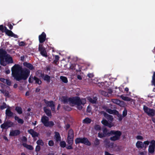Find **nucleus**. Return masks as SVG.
Masks as SVG:
<instances>
[{
  "label": "nucleus",
  "instance_id": "1",
  "mask_svg": "<svg viewBox=\"0 0 155 155\" xmlns=\"http://www.w3.org/2000/svg\"><path fill=\"white\" fill-rule=\"evenodd\" d=\"M12 74L17 81L26 80L30 74V71L26 68L23 69L19 64H15L11 69Z\"/></svg>",
  "mask_w": 155,
  "mask_h": 155
},
{
  "label": "nucleus",
  "instance_id": "2",
  "mask_svg": "<svg viewBox=\"0 0 155 155\" xmlns=\"http://www.w3.org/2000/svg\"><path fill=\"white\" fill-rule=\"evenodd\" d=\"M60 99L64 104L69 103L70 104L77 105V108L80 110H81L83 108V107L81 105H84L86 104V102L85 99H80V97H78L68 98L67 97L63 96Z\"/></svg>",
  "mask_w": 155,
  "mask_h": 155
},
{
  "label": "nucleus",
  "instance_id": "3",
  "mask_svg": "<svg viewBox=\"0 0 155 155\" xmlns=\"http://www.w3.org/2000/svg\"><path fill=\"white\" fill-rule=\"evenodd\" d=\"M13 63V61L12 58L10 55L8 54L0 60V64L4 66H6L8 64Z\"/></svg>",
  "mask_w": 155,
  "mask_h": 155
},
{
  "label": "nucleus",
  "instance_id": "4",
  "mask_svg": "<svg viewBox=\"0 0 155 155\" xmlns=\"http://www.w3.org/2000/svg\"><path fill=\"white\" fill-rule=\"evenodd\" d=\"M0 30L2 32H5L8 35L13 37L15 38H17L18 36L17 35L13 33L12 32L7 29L5 27H4L2 25H0Z\"/></svg>",
  "mask_w": 155,
  "mask_h": 155
},
{
  "label": "nucleus",
  "instance_id": "5",
  "mask_svg": "<svg viewBox=\"0 0 155 155\" xmlns=\"http://www.w3.org/2000/svg\"><path fill=\"white\" fill-rule=\"evenodd\" d=\"M109 134L110 135H114L110 138L111 140L114 141L119 139L121 133L120 131L111 130L109 133Z\"/></svg>",
  "mask_w": 155,
  "mask_h": 155
},
{
  "label": "nucleus",
  "instance_id": "6",
  "mask_svg": "<svg viewBox=\"0 0 155 155\" xmlns=\"http://www.w3.org/2000/svg\"><path fill=\"white\" fill-rule=\"evenodd\" d=\"M41 121L46 127H52L54 126V124L52 121H49L48 118L46 116H43L42 117Z\"/></svg>",
  "mask_w": 155,
  "mask_h": 155
},
{
  "label": "nucleus",
  "instance_id": "7",
  "mask_svg": "<svg viewBox=\"0 0 155 155\" xmlns=\"http://www.w3.org/2000/svg\"><path fill=\"white\" fill-rule=\"evenodd\" d=\"M143 110L145 113L150 116H153L155 115V110L152 109H150L145 105L143 106Z\"/></svg>",
  "mask_w": 155,
  "mask_h": 155
},
{
  "label": "nucleus",
  "instance_id": "8",
  "mask_svg": "<svg viewBox=\"0 0 155 155\" xmlns=\"http://www.w3.org/2000/svg\"><path fill=\"white\" fill-rule=\"evenodd\" d=\"M13 125L14 124L10 120H7L1 124L0 127L1 128L3 129H7L9 127L13 126Z\"/></svg>",
  "mask_w": 155,
  "mask_h": 155
},
{
  "label": "nucleus",
  "instance_id": "9",
  "mask_svg": "<svg viewBox=\"0 0 155 155\" xmlns=\"http://www.w3.org/2000/svg\"><path fill=\"white\" fill-rule=\"evenodd\" d=\"M38 50L40 52L41 55L45 57L48 56L47 54L45 48L43 47L41 44H39V45Z\"/></svg>",
  "mask_w": 155,
  "mask_h": 155
},
{
  "label": "nucleus",
  "instance_id": "10",
  "mask_svg": "<svg viewBox=\"0 0 155 155\" xmlns=\"http://www.w3.org/2000/svg\"><path fill=\"white\" fill-rule=\"evenodd\" d=\"M109 133L107 132V130L106 128L103 129L102 132H100L98 134V136L100 138L106 137Z\"/></svg>",
  "mask_w": 155,
  "mask_h": 155
},
{
  "label": "nucleus",
  "instance_id": "11",
  "mask_svg": "<svg viewBox=\"0 0 155 155\" xmlns=\"http://www.w3.org/2000/svg\"><path fill=\"white\" fill-rule=\"evenodd\" d=\"M155 147V141L152 140L150 142V144L149 146L148 151L149 153H153L154 151Z\"/></svg>",
  "mask_w": 155,
  "mask_h": 155
},
{
  "label": "nucleus",
  "instance_id": "12",
  "mask_svg": "<svg viewBox=\"0 0 155 155\" xmlns=\"http://www.w3.org/2000/svg\"><path fill=\"white\" fill-rule=\"evenodd\" d=\"M45 103L47 105V106L51 107L52 110L54 111L55 109V107L53 101H48L45 99L44 100Z\"/></svg>",
  "mask_w": 155,
  "mask_h": 155
},
{
  "label": "nucleus",
  "instance_id": "13",
  "mask_svg": "<svg viewBox=\"0 0 155 155\" xmlns=\"http://www.w3.org/2000/svg\"><path fill=\"white\" fill-rule=\"evenodd\" d=\"M40 77H42L44 81H46L47 83H49L50 82L51 77L48 75L47 74L45 75L44 74H41Z\"/></svg>",
  "mask_w": 155,
  "mask_h": 155
},
{
  "label": "nucleus",
  "instance_id": "14",
  "mask_svg": "<svg viewBox=\"0 0 155 155\" xmlns=\"http://www.w3.org/2000/svg\"><path fill=\"white\" fill-rule=\"evenodd\" d=\"M38 38L39 42L41 43H42L45 40L46 35L44 32H43L40 35H39Z\"/></svg>",
  "mask_w": 155,
  "mask_h": 155
},
{
  "label": "nucleus",
  "instance_id": "15",
  "mask_svg": "<svg viewBox=\"0 0 155 155\" xmlns=\"http://www.w3.org/2000/svg\"><path fill=\"white\" fill-rule=\"evenodd\" d=\"M20 134V132L19 130H12L10 131L9 135L12 136H15L19 135Z\"/></svg>",
  "mask_w": 155,
  "mask_h": 155
},
{
  "label": "nucleus",
  "instance_id": "16",
  "mask_svg": "<svg viewBox=\"0 0 155 155\" xmlns=\"http://www.w3.org/2000/svg\"><path fill=\"white\" fill-rule=\"evenodd\" d=\"M101 114H103L104 116L107 118L109 120L112 121L113 119L112 116L108 114L104 111H101Z\"/></svg>",
  "mask_w": 155,
  "mask_h": 155
},
{
  "label": "nucleus",
  "instance_id": "17",
  "mask_svg": "<svg viewBox=\"0 0 155 155\" xmlns=\"http://www.w3.org/2000/svg\"><path fill=\"white\" fill-rule=\"evenodd\" d=\"M104 142L106 146L107 147L111 148H113V147L114 143H110L108 139H105L104 141Z\"/></svg>",
  "mask_w": 155,
  "mask_h": 155
},
{
  "label": "nucleus",
  "instance_id": "18",
  "mask_svg": "<svg viewBox=\"0 0 155 155\" xmlns=\"http://www.w3.org/2000/svg\"><path fill=\"white\" fill-rule=\"evenodd\" d=\"M28 132L32 135L33 137H34L38 136V134L32 129H31L28 130Z\"/></svg>",
  "mask_w": 155,
  "mask_h": 155
},
{
  "label": "nucleus",
  "instance_id": "19",
  "mask_svg": "<svg viewBox=\"0 0 155 155\" xmlns=\"http://www.w3.org/2000/svg\"><path fill=\"white\" fill-rule=\"evenodd\" d=\"M87 100L93 104H95L97 100V97H93L91 98L90 97H87Z\"/></svg>",
  "mask_w": 155,
  "mask_h": 155
},
{
  "label": "nucleus",
  "instance_id": "20",
  "mask_svg": "<svg viewBox=\"0 0 155 155\" xmlns=\"http://www.w3.org/2000/svg\"><path fill=\"white\" fill-rule=\"evenodd\" d=\"M23 65L28 68L30 70H33L34 69V68L33 65L30 63H28L26 62H25L23 63Z\"/></svg>",
  "mask_w": 155,
  "mask_h": 155
},
{
  "label": "nucleus",
  "instance_id": "21",
  "mask_svg": "<svg viewBox=\"0 0 155 155\" xmlns=\"http://www.w3.org/2000/svg\"><path fill=\"white\" fill-rule=\"evenodd\" d=\"M136 146L138 148L142 149L144 147V144L142 142L138 141L136 143Z\"/></svg>",
  "mask_w": 155,
  "mask_h": 155
},
{
  "label": "nucleus",
  "instance_id": "22",
  "mask_svg": "<svg viewBox=\"0 0 155 155\" xmlns=\"http://www.w3.org/2000/svg\"><path fill=\"white\" fill-rule=\"evenodd\" d=\"M82 143L88 146H90L91 145L90 142L88 140V139L86 137L82 138Z\"/></svg>",
  "mask_w": 155,
  "mask_h": 155
},
{
  "label": "nucleus",
  "instance_id": "23",
  "mask_svg": "<svg viewBox=\"0 0 155 155\" xmlns=\"http://www.w3.org/2000/svg\"><path fill=\"white\" fill-rule=\"evenodd\" d=\"M106 111L107 112L111 114H117L118 113V112L115 110H112L111 109H107L106 110Z\"/></svg>",
  "mask_w": 155,
  "mask_h": 155
},
{
  "label": "nucleus",
  "instance_id": "24",
  "mask_svg": "<svg viewBox=\"0 0 155 155\" xmlns=\"http://www.w3.org/2000/svg\"><path fill=\"white\" fill-rule=\"evenodd\" d=\"M101 123L104 125L107 126L110 128L113 126V125L110 123H109L107 121L104 119L101 121Z\"/></svg>",
  "mask_w": 155,
  "mask_h": 155
},
{
  "label": "nucleus",
  "instance_id": "25",
  "mask_svg": "<svg viewBox=\"0 0 155 155\" xmlns=\"http://www.w3.org/2000/svg\"><path fill=\"white\" fill-rule=\"evenodd\" d=\"M120 97L124 101H133V99L127 96H124L123 95H120Z\"/></svg>",
  "mask_w": 155,
  "mask_h": 155
},
{
  "label": "nucleus",
  "instance_id": "26",
  "mask_svg": "<svg viewBox=\"0 0 155 155\" xmlns=\"http://www.w3.org/2000/svg\"><path fill=\"white\" fill-rule=\"evenodd\" d=\"M54 138L57 142L60 141L61 140V137L59 133L55 132Z\"/></svg>",
  "mask_w": 155,
  "mask_h": 155
},
{
  "label": "nucleus",
  "instance_id": "27",
  "mask_svg": "<svg viewBox=\"0 0 155 155\" xmlns=\"http://www.w3.org/2000/svg\"><path fill=\"white\" fill-rule=\"evenodd\" d=\"M34 81H35V83L40 85L42 83L41 81L38 78L35 76H34L33 78Z\"/></svg>",
  "mask_w": 155,
  "mask_h": 155
},
{
  "label": "nucleus",
  "instance_id": "28",
  "mask_svg": "<svg viewBox=\"0 0 155 155\" xmlns=\"http://www.w3.org/2000/svg\"><path fill=\"white\" fill-rule=\"evenodd\" d=\"M5 113L7 116L11 117L13 115V113L8 109H7L5 111Z\"/></svg>",
  "mask_w": 155,
  "mask_h": 155
},
{
  "label": "nucleus",
  "instance_id": "29",
  "mask_svg": "<svg viewBox=\"0 0 155 155\" xmlns=\"http://www.w3.org/2000/svg\"><path fill=\"white\" fill-rule=\"evenodd\" d=\"M15 119L16 120H17L18 122L21 124H23L24 123V120L21 119L19 118L17 116H15Z\"/></svg>",
  "mask_w": 155,
  "mask_h": 155
},
{
  "label": "nucleus",
  "instance_id": "30",
  "mask_svg": "<svg viewBox=\"0 0 155 155\" xmlns=\"http://www.w3.org/2000/svg\"><path fill=\"white\" fill-rule=\"evenodd\" d=\"M44 110L45 112L47 115L48 116H51V113L50 110L47 109L46 107H45L44 108Z\"/></svg>",
  "mask_w": 155,
  "mask_h": 155
},
{
  "label": "nucleus",
  "instance_id": "31",
  "mask_svg": "<svg viewBox=\"0 0 155 155\" xmlns=\"http://www.w3.org/2000/svg\"><path fill=\"white\" fill-rule=\"evenodd\" d=\"M74 132L73 130H70L68 132V137H74Z\"/></svg>",
  "mask_w": 155,
  "mask_h": 155
},
{
  "label": "nucleus",
  "instance_id": "32",
  "mask_svg": "<svg viewBox=\"0 0 155 155\" xmlns=\"http://www.w3.org/2000/svg\"><path fill=\"white\" fill-rule=\"evenodd\" d=\"M0 91L3 93L5 96H8L9 93L8 91L4 90V89H2L0 90Z\"/></svg>",
  "mask_w": 155,
  "mask_h": 155
},
{
  "label": "nucleus",
  "instance_id": "33",
  "mask_svg": "<svg viewBox=\"0 0 155 155\" xmlns=\"http://www.w3.org/2000/svg\"><path fill=\"white\" fill-rule=\"evenodd\" d=\"M74 137H68V143L69 145H72L73 142Z\"/></svg>",
  "mask_w": 155,
  "mask_h": 155
},
{
  "label": "nucleus",
  "instance_id": "34",
  "mask_svg": "<svg viewBox=\"0 0 155 155\" xmlns=\"http://www.w3.org/2000/svg\"><path fill=\"white\" fill-rule=\"evenodd\" d=\"M60 79L64 83H67L68 82V80L66 77L61 76L60 77Z\"/></svg>",
  "mask_w": 155,
  "mask_h": 155
},
{
  "label": "nucleus",
  "instance_id": "35",
  "mask_svg": "<svg viewBox=\"0 0 155 155\" xmlns=\"http://www.w3.org/2000/svg\"><path fill=\"white\" fill-rule=\"evenodd\" d=\"M82 138L78 137L76 138L75 140V142L76 144L79 143H82Z\"/></svg>",
  "mask_w": 155,
  "mask_h": 155
},
{
  "label": "nucleus",
  "instance_id": "36",
  "mask_svg": "<svg viewBox=\"0 0 155 155\" xmlns=\"http://www.w3.org/2000/svg\"><path fill=\"white\" fill-rule=\"evenodd\" d=\"M111 101L113 103L116 104L118 105H120L121 102L119 100L117 99H112Z\"/></svg>",
  "mask_w": 155,
  "mask_h": 155
},
{
  "label": "nucleus",
  "instance_id": "37",
  "mask_svg": "<svg viewBox=\"0 0 155 155\" xmlns=\"http://www.w3.org/2000/svg\"><path fill=\"white\" fill-rule=\"evenodd\" d=\"M15 110L19 114H21L22 113V108L20 107H16Z\"/></svg>",
  "mask_w": 155,
  "mask_h": 155
},
{
  "label": "nucleus",
  "instance_id": "38",
  "mask_svg": "<svg viewBox=\"0 0 155 155\" xmlns=\"http://www.w3.org/2000/svg\"><path fill=\"white\" fill-rule=\"evenodd\" d=\"M91 122V120L89 118H86L83 120V123L85 124H89Z\"/></svg>",
  "mask_w": 155,
  "mask_h": 155
},
{
  "label": "nucleus",
  "instance_id": "39",
  "mask_svg": "<svg viewBox=\"0 0 155 155\" xmlns=\"http://www.w3.org/2000/svg\"><path fill=\"white\" fill-rule=\"evenodd\" d=\"M100 92L102 95L104 96L108 97L109 96V95H108V94L107 92L104 91L100 90Z\"/></svg>",
  "mask_w": 155,
  "mask_h": 155
},
{
  "label": "nucleus",
  "instance_id": "40",
  "mask_svg": "<svg viewBox=\"0 0 155 155\" xmlns=\"http://www.w3.org/2000/svg\"><path fill=\"white\" fill-rule=\"evenodd\" d=\"M152 84L154 85L155 87V72H154L153 73V75L152 77Z\"/></svg>",
  "mask_w": 155,
  "mask_h": 155
},
{
  "label": "nucleus",
  "instance_id": "41",
  "mask_svg": "<svg viewBox=\"0 0 155 155\" xmlns=\"http://www.w3.org/2000/svg\"><path fill=\"white\" fill-rule=\"evenodd\" d=\"M38 145H41L43 146L44 145V143L42 140H38L36 142Z\"/></svg>",
  "mask_w": 155,
  "mask_h": 155
},
{
  "label": "nucleus",
  "instance_id": "42",
  "mask_svg": "<svg viewBox=\"0 0 155 155\" xmlns=\"http://www.w3.org/2000/svg\"><path fill=\"white\" fill-rule=\"evenodd\" d=\"M66 145V143L64 141H62L60 142V146L62 147H64Z\"/></svg>",
  "mask_w": 155,
  "mask_h": 155
},
{
  "label": "nucleus",
  "instance_id": "43",
  "mask_svg": "<svg viewBox=\"0 0 155 155\" xmlns=\"http://www.w3.org/2000/svg\"><path fill=\"white\" fill-rule=\"evenodd\" d=\"M94 128L96 130H99L101 129V127L99 125H96L94 127Z\"/></svg>",
  "mask_w": 155,
  "mask_h": 155
},
{
  "label": "nucleus",
  "instance_id": "44",
  "mask_svg": "<svg viewBox=\"0 0 155 155\" xmlns=\"http://www.w3.org/2000/svg\"><path fill=\"white\" fill-rule=\"evenodd\" d=\"M150 142L148 141H146L144 142L143 143L144 144V147L146 148L147 146L149 144Z\"/></svg>",
  "mask_w": 155,
  "mask_h": 155
},
{
  "label": "nucleus",
  "instance_id": "45",
  "mask_svg": "<svg viewBox=\"0 0 155 155\" xmlns=\"http://www.w3.org/2000/svg\"><path fill=\"white\" fill-rule=\"evenodd\" d=\"M94 144L95 145H98L100 143L99 140L98 139L96 138L94 142Z\"/></svg>",
  "mask_w": 155,
  "mask_h": 155
},
{
  "label": "nucleus",
  "instance_id": "46",
  "mask_svg": "<svg viewBox=\"0 0 155 155\" xmlns=\"http://www.w3.org/2000/svg\"><path fill=\"white\" fill-rule=\"evenodd\" d=\"M6 107H7V105H6V104L5 103H4L3 104L2 106H1L0 108L1 109L3 110L4 109L6 108Z\"/></svg>",
  "mask_w": 155,
  "mask_h": 155
},
{
  "label": "nucleus",
  "instance_id": "47",
  "mask_svg": "<svg viewBox=\"0 0 155 155\" xmlns=\"http://www.w3.org/2000/svg\"><path fill=\"white\" fill-rule=\"evenodd\" d=\"M48 145L50 146H53L54 145V143L52 140H50L48 143Z\"/></svg>",
  "mask_w": 155,
  "mask_h": 155
},
{
  "label": "nucleus",
  "instance_id": "48",
  "mask_svg": "<svg viewBox=\"0 0 155 155\" xmlns=\"http://www.w3.org/2000/svg\"><path fill=\"white\" fill-rule=\"evenodd\" d=\"M127 114V111L125 109L123 112V117L126 116Z\"/></svg>",
  "mask_w": 155,
  "mask_h": 155
},
{
  "label": "nucleus",
  "instance_id": "49",
  "mask_svg": "<svg viewBox=\"0 0 155 155\" xmlns=\"http://www.w3.org/2000/svg\"><path fill=\"white\" fill-rule=\"evenodd\" d=\"M33 77H31V76H30L29 79H28V81L29 83H32L34 81V79H33Z\"/></svg>",
  "mask_w": 155,
  "mask_h": 155
},
{
  "label": "nucleus",
  "instance_id": "50",
  "mask_svg": "<svg viewBox=\"0 0 155 155\" xmlns=\"http://www.w3.org/2000/svg\"><path fill=\"white\" fill-rule=\"evenodd\" d=\"M91 108L90 106H88L87 108V111L88 113H90L91 112Z\"/></svg>",
  "mask_w": 155,
  "mask_h": 155
},
{
  "label": "nucleus",
  "instance_id": "51",
  "mask_svg": "<svg viewBox=\"0 0 155 155\" xmlns=\"http://www.w3.org/2000/svg\"><path fill=\"white\" fill-rule=\"evenodd\" d=\"M25 45V43L23 41H21L19 44V45L20 46H24Z\"/></svg>",
  "mask_w": 155,
  "mask_h": 155
},
{
  "label": "nucleus",
  "instance_id": "52",
  "mask_svg": "<svg viewBox=\"0 0 155 155\" xmlns=\"http://www.w3.org/2000/svg\"><path fill=\"white\" fill-rule=\"evenodd\" d=\"M136 138L137 140H142L143 139V137L140 135L137 136Z\"/></svg>",
  "mask_w": 155,
  "mask_h": 155
},
{
  "label": "nucleus",
  "instance_id": "53",
  "mask_svg": "<svg viewBox=\"0 0 155 155\" xmlns=\"http://www.w3.org/2000/svg\"><path fill=\"white\" fill-rule=\"evenodd\" d=\"M0 81L1 82H2L4 83H5V82L6 81V79H5V78H0Z\"/></svg>",
  "mask_w": 155,
  "mask_h": 155
},
{
  "label": "nucleus",
  "instance_id": "54",
  "mask_svg": "<svg viewBox=\"0 0 155 155\" xmlns=\"http://www.w3.org/2000/svg\"><path fill=\"white\" fill-rule=\"evenodd\" d=\"M40 147L38 145L36 146L35 148V150L36 151H38L40 150Z\"/></svg>",
  "mask_w": 155,
  "mask_h": 155
},
{
  "label": "nucleus",
  "instance_id": "55",
  "mask_svg": "<svg viewBox=\"0 0 155 155\" xmlns=\"http://www.w3.org/2000/svg\"><path fill=\"white\" fill-rule=\"evenodd\" d=\"M8 85H10L11 84V82L9 80L6 79V81L5 82Z\"/></svg>",
  "mask_w": 155,
  "mask_h": 155
},
{
  "label": "nucleus",
  "instance_id": "56",
  "mask_svg": "<svg viewBox=\"0 0 155 155\" xmlns=\"http://www.w3.org/2000/svg\"><path fill=\"white\" fill-rule=\"evenodd\" d=\"M64 108L65 110H67L70 111L71 110V108L69 107H64Z\"/></svg>",
  "mask_w": 155,
  "mask_h": 155
},
{
  "label": "nucleus",
  "instance_id": "57",
  "mask_svg": "<svg viewBox=\"0 0 155 155\" xmlns=\"http://www.w3.org/2000/svg\"><path fill=\"white\" fill-rule=\"evenodd\" d=\"M118 114V117L119 118V120L120 121L121 120L123 119V117L121 115V114Z\"/></svg>",
  "mask_w": 155,
  "mask_h": 155
},
{
  "label": "nucleus",
  "instance_id": "58",
  "mask_svg": "<svg viewBox=\"0 0 155 155\" xmlns=\"http://www.w3.org/2000/svg\"><path fill=\"white\" fill-rule=\"evenodd\" d=\"M107 92L108 93V95L110 96V95L112 93V91L111 89H109Z\"/></svg>",
  "mask_w": 155,
  "mask_h": 155
},
{
  "label": "nucleus",
  "instance_id": "59",
  "mask_svg": "<svg viewBox=\"0 0 155 155\" xmlns=\"http://www.w3.org/2000/svg\"><path fill=\"white\" fill-rule=\"evenodd\" d=\"M27 149L31 150H32L33 149L32 146L30 145H28Z\"/></svg>",
  "mask_w": 155,
  "mask_h": 155
},
{
  "label": "nucleus",
  "instance_id": "60",
  "mask_svg": "<svg viewBox=\"0 0 155 155\" xmlns=\"http://www.w3.org/2000/svg\"><path fill=\"white\" fill-rule=\"evenodd\" d=\"M87 76L89 78H91L94 76V75L93 74L89 73L88 74Z\"/></svg>",
  "mask_w": 155,
  "mask_h": 155
},
{
  "label": "nucleus",
  "instance_id": "61",
  "mask_svg": "<svg viewBox=\"0 0 155 155\" xmlns=\"http://www.w3.org/2000/svg\"><path fill=\"white\" fill-rule=\"evenodd\" d=\"M72 145H69V146L67 147L66 148L68 149H73V147L71 146Z\"/></svg>",
  "mask_w": 155,
  "mask_h": 155
},
{
  "label": "nucleus",
  "instance_id": "62",
  "mask_svg": "<svg viewBox=\"0 0 155 155\" xmlns=\"http://www.w3.org/2000/svg\"><path fill=\"white\" fill-rule=\"evenodd\" d=\"M55 60L56 61H58L59 59V56L57 55H56L55 56Z\"/></svg>",
  "mask_w": 155,
  "mask_h": 155
},
{
  "label": "nucleus",
  "instance_id": "63",
  "mask_svg": "<svg viewBox=\"0 0 155 155\" xmlns=\"http://www.w3.org/2000/svg\"><path fill=\"white\" fill-rule=\"evenodd\" d=\"M21 60L22 61H24L25 59V56H21L20 57Z\"/></svg>",
  "mask_w": 155,
  "mask_h": 155
},
{
  "label": "nucleus",
  "instance_id": "64",
  "mask_svg": "<svg viewBox=\"0 0 155 155\" xmlns=\"http://www.w3.org/2000/svg\"><path fill=\"white\" fill-rule=\"evenodd\" d=\"M8 26H9V28H10V29L11 30V29H12V28H13V26L11 24H10L8 25Z\"/></svg>",
  "mask_w": 155,
  "mask_h": 155
}]
</instances>
